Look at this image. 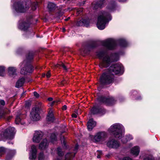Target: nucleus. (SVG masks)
<instances>
[{"instance_id":"obj_21","label":"nucleus","mask_w":160,"mask_h":160,"mask_svg":"<svg viewBox=\"0 0 160 160\" xmlns=\"http://www.w3.org/2000/svg\"><path fill=\"white\" fill-rule=\"evenodd\" d=\"M46 119L47 121L50 122H52L54 121V117L52 110L50 109L49 111Z\"/></svg>"},{"instance_id":"obj_35","label":"nucleus","mask_w":160,"mask_h":160,"mask_svg":"<svg viewBox=\"0 0 160 160\" xmlns=\"http://www.w3.org/2000/svg\"><path fill=\"white\" fill-rule=\"evenodd\" d=\"M120 160H132V159L129 157H126L121 158Z\"/></svg>"},{"instance_id":"obj_46","label":"nucleus","mask_w":160,"mask_h":160,"mask_svg":"<svg viewBox=\"0 0 160 160\" xmlns=\"http://www.w3.org/2000/svg\"><path fill=\"white\" fill-rule=\"evenodd\" d=\"M67 107L66 105H64L62 107V109L63 110H66L67 109Z\"/></svg>"},{"instance_id":"obj_49","label":"nucleus","mask_w":160,"mask_h":160,"mask_svg":"<svg viewBox=\"0 0 160 160\" xmlns=\"http://www.w3.org/2000/svg\"><path fill=\"white\" fill-rule=\"evenodd\" d=\"M144 160H153L151 158H147L144 159Z\"/></svg>"},{"instance_id":"obj_40","label":"nucleus","mask_w":160,"mask_h":160,"mask_svg":"<svg viewBox=\"0 0 160 160\" xmlns=\"http://www.w3.org/2000/svg\"><path fill=\"white\" fill-rule=\"evenodd\" d=\"M98 154L97 156V158H100V155L102 154V151H98Z\"/></svg>"},{"instance_id":"obj_13","label":"nucleus","mask_w":160,"mask_h":160,"mask_svg":"<svg viewBox=\"0 0 160 160\" xmlns=\"http://www.w3.org/2000/svg\"><path fill=\"white\" fill-rule=\"evenodd\" d=\"M43 133L40 131H36L34 132L32 138L33 141L35 143H39L42 138Z\"/></svg>"},{"instance_id":"obj_8","label":"nucleus","mask_w":160,"mask_h":160,"mask_svg":"<svg viewBox=\"0 0 160 160\" xmlns=\"http://www.w3.org/2000/svg\"><path fill=\"white\" fill-rule=\"evenodd\" d=\"M106 145L109 148L115 150L119 149L121 146L119 142L114 138L109 139L107 142Z\"/></svg>"},{"instance_id":"obj_59","label":"nucleus","mask_w":160,"mask_h":160,"mask_svg":"<svg viewBox=\"0 0 160 160\" xmlns=\"http://www.w3.org/2000/svg\"><path fill=\"white\" fill-rule=\"evenodd\" d=\"M29 32H27V33H29Z\"/></svg>"},{"instance_id":"obj_27","label":"nucleus","mask_w":160,"mask_h":160,"mask_svg":"<svg viewBox=\"0 0 160 160\" xmlns=\"http://www.w3.org/2000/svg\"><path fill=\"white\" fill-rule=\"evenodd\" d=\"M118 42L120 43V45L122 47H126L128 45V42L124 39H119Z\"/></svg>"},{"instance_id":"obj_43","label":"nucleus","mask_w":160,"mask_h":160,"mask_svg":"<svg viewBox=\"0 0 160 160\" xmlns=\"http://www.w3.org/2000/svg\"><path fill=\"white\" fill-rule=\"evenodd\" d=\"M115 7V5H112L111 7L109 8V9L111 11H112Z\"/></svg>"},{"instance_id":"obj_19","label":"nucleus","mask_w":160,"mask_h":160,"mask_svg":"<svg viewBox=\"0 0 160 160\" xmlns=\"http://www.w3.org/2000/svg\"><path fill=\"white\" fill-rule=\"evenodd\" d=\"M29 23L27 22H20L18 25V28L22 30H27L29 27Z\"/></svg>"},{"instance_id":"obj_17","label":"nucleus","mask_w":160,"mask_h":160,"mask_svg":"<svg viewBox=\"0 0 160 160\" xmlns=\"http://www.w3.org/2000/svg\"><path fill=\"white\" fill-rule=\"evenodd\" d=\"M7 131L8 134L7 138L9 139L13 138L16 132L15 128L13 127H9L7 130Z\"/></svg>"},{"instance_id":"obj_7","label":"nucleus","mask_w":160,"mask_h":160,"mask_svg":"<svg viewBox=\"0 0 160 160\" xmlns=\"http://www.w3.org/2000/svg\"><path fill=\"white\" fill-rule=\"evenodd\" d=\"M107 137V133L104 131L99 132L95 135H90L89 138L92 141L95 142H102Z\"/></svg>"},{"instance_id":"obj_6","label":"nucleus","mask_w":160,"mask_h":160,"mask_svg":"<svg viewBox=\"0 0 160 160\" xmlns=\"http://www.w3.org/2000/svg\"><path fill=\"white\" fill-rule=\"evenodd\" d=\"M30 3V1L27 2H18L14 3L13 6V9L15 10L17 13L24 12L29 8V6L27 5Z\"/></svg>"},{"instance_id":"obj_11","label":"nucleus","mask_w":160,"mask_h":160,"mask_svg":"<svg viewBox=\"0 0 160 160\" xmlns=\"http://www.w3.org/2000/svg\"><path fill=\"white\" fill-rule=\"evenodd\" d=\"M102 44L103 46L109 49H114L116 46L115 40L111 38L103 41Z\"/></svg>"},{"instance_id":"obj_16","label":"nucleus","mask_w":160,"mask_h":160,"mask_svg":"<svg viewBox=\"0 0 160 160\" xmlns=\"http://www.w3.org/2000/svg\"><path fill=\"white\" fill-rule=\"evenodd\" d=\"M78 148V145H76L74 148V152L73 153H68L65 156V160H71V158L74 157L76 153Z\"/></svg>"},{"instance_id":"obj_56","label":"nucleus","mask_w":160,"mask_h":160,"mask_svg":"<svg viewBox=\"0 0 160 160\" xmlns=\"http://www.w3.org/2000/svg\"><path fill=\"white\" fill-rule=\"evenodd\" d=\"M62 31H63V32H64L65 31V28H63V30H62Z\"/></svg>"},{"instance_id":"obj_48","label":"nucleus","mask_w":160,"mask_h":160,"mask_svg":"<svg viewBox=\"0 0 160 160\" xmlns=\"http://www.w3.org/2000/svg\"><path fill=\"white\" fill-rule=\"evenodd\" d=\"M58 101H53L51 103V106H53L55 103L56 102H58Z\"/></svg>"},{"instance_id":"obj_12","label":"nucleus","mask_w":160,"mask_h":160,"mask_svg":"<svg viewBox=\"0 0 160 160\" xmlns=\"http://www.w3.org/2000/svg\"><path fill=\"white\" fill-rule=\"evenodd\" d=\"M6 152H7L8 153L6 160H9L8 159V158L9 157H12L16 153V152L14 150H8L3 147H0V157L4 154Z\"/></svg>"},{"instance_id":"obj_51","label":"nucleus","mask_w":160,"mask_h":160,"mask_svg":"<svg viewBox=\"0 0 160 160\" xmlns=\"http://www.w3.org/2000/svg\"><path fill=\"white\" fill-rule=\"evenodd\" d=\"M120 2H124L127 1V0H119Z\"/></svg>"},{"instance_id":"obj_53","label":"nucleus","mask_w":160,"mask_h":160,"mask_svg":"<svg viewBox=\"0 0 160 160\" xmlns=\"http://www.w3.org/2000/svg\"><path fill=\"white\" fill-rule=\"evenodd\" d=\"M69 19H70V18L68 17L67 18L65 19V20L66 21H68Z\"/></svg>"},{"instance_id":"obj_45","label":"nucleus","mask_w":160,"mask_h":160,"mask_svg":"<svg viewBox=\"0 0 160 160\" xmlns=\"http://www.w3.org/2000/svg\"><path fill=\"white\" fill-rule=\"evenodd\" d=\"M51 75V74L50 71H48V72L46 74V77L47 78H49L50 77Z\"/></svg>"},{"instance_id":"obj_1","label":"nucleus","mask_w":160,"mask_h":160,"mask_svg":"<svg viewBox=\"0 0 160 160\" xmlns=\"http://www.w3.org/2000/svg\"><path fill=\"white\" fill-rule=\"evenodd\" d=\"M123 71V67L119 63L113 65L111 66L109 70L103 73L100 77V81L101 84L107 85L112 82L113 80L112 74H122Z\"/></svg>"},{"instance_id":"obj_50","label":"nucleus","mask_w":160,"mask_h":160,"mask_svg":"<svg viewBox=\"0 0 160 160\" xmlns=\"http://www.w3.org/2000/svg\"><path fill=\"white\" fill-rule=\"evenodd\" d=\"M53 100V99L52 98H48V100L49 101H52Z\"/></svg>"},{"instance_id":"obj_34","label":"nucleus","mask_w":160,"mask_h":160,"mask_svg":"<svg viewBox=\"0 0 160 160\" xmlns=\"http://www.w3.org/2000/svg\"><path fill=\"white\" fill-rule=\"evenodd\" d=\"M123 134L122 136L121 139H121V141L123 143H126L128 142V140L127 139V135L125 136H123Z\"/></svg>"},{"instance_id":"obj_26","label":"nucleus","mask_w":160,"mask_h":160,"mask_svg":"<svg viewBox=\"0 0 160 160\" xmlns=\"http://www.w3.org/2000/svg\"><path fill=\"white\" fill-rule=\"evenodd\" d=\"M89 24V22L87 20L82 19L80 20L79 22L78 25L79 26H82L83 25L87 26Z\"/></svg>"},{"instance_id":"obj_22","label":"nucleus","mask_w":160,"mask_h":160,"mask_svg":"<svg viewBox=\"0 0 160 160\" xmlns=\"http://www.w3.org/2000/svg\"><path fill=\"white\" fill-rule=\"evenodd\" d=\"M25 78H19L16 84L15 87L19 88L21 87L24 83Z\"/></svg>"},{"instance_id":"obj_37","label":"nucleus","mask_w":160,"mask_h":160,"mask_svg":"<svg viewBox=\"0 0 160 160\" xmlns=\"http://www.w3.org/2000/svg\"><path fill=\"white\" fill-rule=\"evenodd\" d=\"M75 112L76 113V114L73 113L72 115V117L76 118L77 117V115H79V114H80V113H79L78 112V111L77 110Z\"/></svg>"},{"instance_id":"obj_31","label":"nucleus","mask_w":160,"mask_h":160,"mask_svg":"<svg viewBox=\"0 0 160 160\" xmlns=\"http://www.w3.org/2000/svg\"><path fill=\"white\" fill-rule=\"evenodd\" d=\"M5 75L4 67L3 66H0V76H4Z\"/></svg>"},{"instance_id":"obj_23","label":"nucleus","mask_w":160,"mask_h":160,"mask_svg":"<svg viewBox=\"0 0 160 160\" xmlns=\"http://www.w3.org/2000/svg\"><path fill=\"white\" fill-rule=\"evenodd\" d=\"M131 153L135 155H138L139 152V148L138 146H136L133 148L131 150Z\"/></svg>"},{"instance_id":"obj_55","label":"nucleus","mask_w":160,"mask_h":160,"mask_svg":"<svg viewBox=\"0 0 160 160\" xmlns=\"http://www.w3.org/2000/svg\"><path fill=\"white\" fill-rule=\"evenodd\" d=\"M12 118V117L10 116L8 118V120L9 119H10Z\"/></svg>"},{"instance_id":"obj_4","label":"nucleus","mask_w":160,"mask_h":160,"mask_svg":"<svg viewBox=\"0 0 160 160\" xmlns=\"http://www.w3.org/2000/svg\"><path fill=\"white\" fill-rule=\"evenodd\" d=\"M124 128L123 126L119 123L112 124L108 129V132L113 135L115 138L121 139L123 135L122 131Z\"/></svg>"},{"instance_id":"obj_28","label":"nucleus","mask_w":160,"mask_h":160,"mask_svg":"<svg viewBox=\"0 0 160 160\" xmlns=\"http://www.w3.org/2000/svg\"><path fill=\"white\" fill-rule=\"evenodd\" d=\"M15 122L17 124H20L22 125H23L24 123L19 116H17L15 119Z\"/></svg>"},{"instance_id":"obj_25","label":"nucleus","mask_w":160,"mask_h":160,"mask_svg":"<svg viewBox=\"0 0 160 160\" xmlns=\"http://www.w3.org/2000/svg\"><path fill=\"white\" fill-rule=\"evenodd\" d=\"M48 156L44 155L42 152H41L39 153L38 160H48Z\"/></svg>"},{"instance_id":"obj_29","label":"nucleus","mask_w":160,"mask_h":160,"mask_svg":"<svg viewBox=\"0 0 160 160\" xmlns=\"http://www.w3.org/2000/svg\"><path fill=\"white\" fill-rule=\"evenodd\" d=\"M50 140L52 142L54 143L57 141V138L55 133L51 134L50 137Z\"/></svg>"},{"instance_id":"obj_47","label":"nucleus","mask_w":160,"mask_h":160,"mask_svg":"<svg viewBox=\"0 0 160 160\" xmlns=\"http://www.w3.org/2000/svg\"><path fill=\"white\" fill-rule=\"evenodd\" d=\"M95 46L94 44H93L92 45H90L88 46V48H92L94 47Z\"/></svg>"},{"instance_id":"obj_2","label":"nucleus","mask_w":160,"mask_h":160,"mask_svg":"<svg viewBox=\"0 0 160 160\" xmlns=\"http://www.w3.org/2000/svg\"><path fill=\"white\" fill-rule=\"evenodd\" d=\"M96 55L100 59L102 60L100 65V67L101 68L108 67L111 62L117 61L119 59V55L118 53H112L109 56L107 52L104 51L97 52Z\"/></svg>"},{"instance_id":"obj_18","label":"nucleus","mask_w":160,"mask_h":160,"mask_svg":"<svg viewBox=\"0 0 160 160\" xmlns=\"http://www.w3.org/2000/svg\"><path fill=\"white\" fill-rule=\"evenodd\" d=\"M48 143L47 139H43L40 143L39 148L41 150L45 149L48 147Z\"/></svg>"},{"instance_id":"obj_20","label":"nucleus","mask_w":160,"mask_h":160,"mask_svg":"<svg viewBox=\"0 0 160 160\" xmlns=\"http://www.w3.org/2000/svg\"><path fill=\"white\" fill-rule=\"evenodd\" d=\"M96 125V122L92 119L89 120L87 123V128L89 131H91Z\"/></svg>"},{"instance_id":"obj_41","label":"nucleus","mask_w":160,"mask_h":160,"mask_svg":"<svg viewBox=\"0 0 160 160\" xmlns=\"http://www.w3.org/2000/svg\"><path fill=\"white\" fill-rule=\"evenodd\" d=\"M5 113L3 112H0V119L1 118H4V115Z\"/></svg>"},{"instance_id":"obj_32","label":"nucleus","mask_w":160,"mask_h":160,"mask_svg":"<svg viewBox=\"0 0 160 160\" xmlns=\"http://www.w3.org/2000/svg\"><path fill=\"white\" fill-rule=\"evenodd\" d=\"M56 151L58 155L60 156H62L64 155L63 152L60 147H58L57 148Z\"/></svg>"},{"instance_id":"obj_24","label":"nucleus","mask_w":160,"mask_h":160,"mask_svg":"<svg viewBox=\"0 0 160 160\" xmlns=\"http://www.w3.org/2000/svg\"><path fill=\"white\" fill-rule=\"evenodd\" d=\"M102 109L100 108H97L94 107L91 110V112L92 114H95L100 113L101 112Z\"/></svg>"},{"instance_id":"obj_38","label":"nucleus","mask_w":160,"mask_h":160,"mask_svg":"<svg viewBox=\"0 0 160 160\" xmlns=\"http://www.w3.org/2000/svg\"><path fill=\"white\" fill-rule=\"evenodd\" d=\"M58 65H60V66L62 67V68L64 69V70H67V68L66 66L64 65V64L63 63H62L61 64H58Z\"/></svg>"},{"instance_id":"obj_15","label":"nucleus","mask_w":160,"mask_h":160,"mask_svg":"<svg viewBox=\"0 0 160 160\" xmlns=\"http://www.w3.org/2000/svg\"><path fill=\"white\" fill-rule=\"evenodd\" d=\"M17 69L15 67H10L8 68V75L12 78H14L17 76Z\"/></svg>"},{"instance_id":"obj_36","label":"nucleus","mask_w":160,"mask_h":160,"mask_svg":"<svg viewBox=\"0 0 160 160\" xmlns=\"http://www.w3.org/2000/svg\"><path fill=\"white\" fill-rule=\"evenodd\" d=\"M127 137L128 142V141L131 140H132L133 139V137L132 136L130 135H127Z\"/></svg>"},{"instance_id":"obj_57","label":"nucleus","mask_w":160,"mask_h":160,"mask_svg":"<svg viewBox=\"0 0 160 160\" xmlns=\"http://www.w3.org/2000/svg\"><path fill=\"white\" fill-rule=\"evenodd\" d=\"M64 81H62L61 82V84L63 85V82H64Z\"/></svg>"},{"instance_id":"obj_9","label":"nucleus","mask_w":160,"mask_h":160,"mask_svg":"<svg viewBox=\"0 0 160 160\" xmlns=\"http://www.w3.org/2000/svg\"><path fill=\"white\" fill-rule=\"evenodd\" d=\"M99 101L101 103H104L107 105L111 106L115 103L116 100L112 97H108L101 96L98 98Z\"/></svg>"},{"instance_id":"obj_30","label":"nucleus","mask_w":160,"mask_h":160,"mask_svg":"<svg viewBox=\"0 0 160 160\" xmlns=\"http://www.w3.org/2000/svg\"><path fill=\"white\" fill-rule=\"evenodd\" d=\"M48 9L51 11L55 8L56 5L54 3L52 2H49L48 4Z\"/></svg>"},{"instance_id":"obj_5","label":"nucleus","mask_w":160,"mask_h":160,"mask_svg":"<svg viewBox=\"0 0 160 160\" xmlns=\"http://www.w3.org/2000/svg\"><path fill=\"white\" fill-rule=\"evenodd\" d=\"M33 58V55L32 53H29L27 57V61L24 60L19 64L20 68H21L20 72L22 74H27L32 72L33 68L32 65L29 64L30 60Z\"/></svg>"},{"instance_id":"obj_58","label":"nucleus","mask_w":160,"mask_h":160,"mask_svg":"<svg viewBox=\"0 0 160 160\" xmlns=\"http://www.w3.org/2000/svg\"><path fill=\"white\" fill-rule=\"evenodd\" d=\"M34 32H32V35H34Z\"/></svg>"},{"instance_id":"obj_10","label":"nucleus","mask_w":160,"mask_h":160,"mask_svg":"<svg viewBox=\"0 0 160 160\" xmlns=\"http://www.w3.org/2000/svg\"><path fill=\"white\" fill-rule=\"evenodd\" d=\"M30 118L33 121H37L40 119L39 108L34 107L32 108L30 113Z\"/></svg>"},{"instance_id":"obj_39","label":"nucleus","mask_w":160,"mask_h":160,"mask_svg":"<svg viewBox=\"0 0 160 160\" xmlns=\"http://www.w3.org/2000/svg\"><path fill=\"white\" fill-rule=\"evenodd\" d=\"M61 141L63 145H65L66 144V142L65 141L64 138L63 137L61 138Z\"/></svg>"},{"instance_id":"obj_3","label":"nucleus","mask_w":160,"mask_h":160,"mask_svg":"<svg viewBox=\"0 0 160 160\" xmlns=\"http://www.w3.org/2000/svg\"><path fill=\"white\" fill-rule=\"evenodd\" d=\"M112 19L110 13L105 12H100L98 18L97 26L98 29L102 30L105 28L106 24Z\"/></svg>"},{"instance_id":"obj_44","label":"nucleus","mask_w":160,"mask_h":160,"mask_svg":"<svg viewBox=\"0 0 160 160\" xmlns=\"http://www.w3.org/2000/svg\"><path fill=\"white\" fill-rule=\"evenodd\" d=\"M33 94H34V96H35V97H36V98H38L39 96V94L36 92H34Z\"/></svg>"},{"instance_id":"obj_14","label":"nucleus","mask_w":160,"mask_h":160,"mask_svg":"<svg viewBox=\"0 0 160 160\" xmlns=\"http://www.w3.org/2000/svg\"><path fill=\"white\" fill-rule=\"evenodd\" d=\"M37 149L36 147L33 145L31 146V150L29 154L30 160H35L36 158Z\"/></svg>"},{"instance_id":"obj_42","label":"nucleus","mask_w":160,"mask_h":160,"mask_svg":"<svg viewBox=\"0 0 160 160\" xmlns=\"http://www.w3.org/2000/svg\"><path fill=\"white\" fill-rule=\"evenodd\" d=\"M5 104V102L3 100H0V105H4Z\"/></svg>"},{"instance_id":"obj_52","label":"nucleus","mask_w":160,"mask_h":160,"mask_svg":"<svg viewBox=\"0 0 160 160\" xmlns=\"http://www.w3.org/2000/svg\"><path fill=\"white\" fill-rule=\"evenodd\" d=\"M68 9L69 11H71L73 9L71 8H68Z\"/></svg>"},{"instance_id":"obj_33","label":"nucleus","mask_w":160,"mask_h":160,"mask_svg":"<svg viewBox=\"0 0 160 160\" xmlns=\"http://www.w3.org/2000/svg\"><path fill=\"white\" fill-rule=\"evenodd\" d=\"M38 5L37 3V2H33L31 4V9L33 10H35L36 9Z\"/></svg>"},{"instance_id":"obj_54","label":"nucleus","mask_w":160,"mask_h":160,"mask_svg":"<svg viewBox=\"0 0 160 160\" xmlns=\"http://www.w3.org/2000/svg\"><path fill=\"white\" fill-rule=\"evenodd\" d=\"M45 76V73H43L42 74V77H44Z\"/></svg>"}]
</instances>
